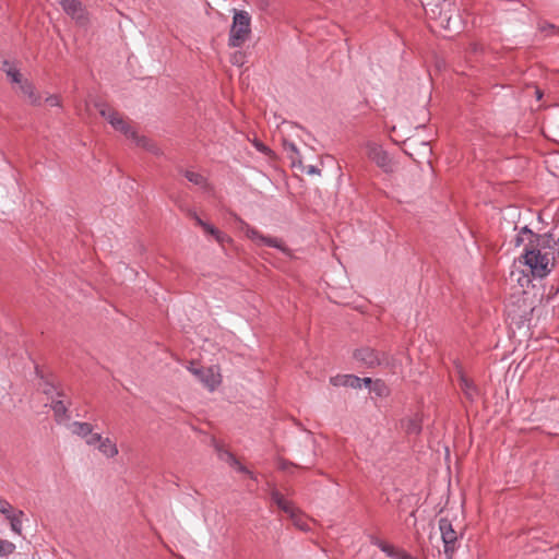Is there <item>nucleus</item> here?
I'll list each match as a JSON object with an SVG mask.
<instances>
[{
	"label": "nucleus",
	"mask_w": 559,
	"mask_h": 559,
	"mask_svg": "<svg viewBox=\"0 0 559 559\" xmlns=\"http://www.w3.org/2000/svg\"><path fill=\"white\" fill-rule=\"evenodd\" d=\"M251 33V16L247 11H235L233 24L229 32L228 45L241 47Z\"/></svg>",
	"instance_id": "nucleus-1"
},
{
	"label": "nucleus",
	"mask_w": 559,
	"mask_h": 559,
	"mask_svg": "<svg viewBox=\"0 0 559 559\" xmlns=\"http://www.w3.org/2000/svg\"><path fill=\"white\" fill-rule=\"evenodd\" d=\"M438 524L445 558L453 559L454 552L460 546L457 533L454 531L452 522L447 518H440Z\"/></svg>",
	"instance_id": "nucleus-2"
},
{
	"label": "nucleus",
	"mask_w": 559,
	"mask_h": 559,
	"mask_svg": "<svg viewBox=\"0 0 559 559\" xmlns=\"http://www.w3.org/2000/svg\"><path fill=\"white\" fill-rule=\"evenodd\" d=\"M353 357L367 368H376L389 362V355L386 353L368 346L355 349Z\"/></svg>",
	"instance_id": "nucleus-3"
},
{
	"label": "nucleus",
	"mask_w": 559,
	"mask_h": 559,
	"mask_svg": "<svg viewBox=\"0 0 559 559\" xmlns=\"http://www.w3.org/2000/svg\"><path fill=\"white\" fill-rule=\"evenodd\" d=\"M519 263L528 266L534 277L544 278L551 272V269L548 266L549 258L547 253L528 257L519 261Z\"/></svg>",
	"instance_id": "nucleus-4"
},
{
	"label": "nucleus",
	"mask_w": 559,
	"mask_h": 559,
	"mask_svg": "<svg viewBox=\"0 0 559 559\" xmlns=\"http://www.w3.org/2000/svg\"><path fill=\"white\" fill-rule=\"evenodd\" d=\"M188 370L211 391L215 390L222 382L221 374L216 372L215 367H195L194 362L191 361Z\"/></svg>",
	"instance_id": "nucleus-5"
},
{
	"label": "nucleus",
	"mask_w": 559,
	"mask_h": 559,
	"mask_svg": "<svg viewBox=\"0 0 559 559\" xmlns=\"http://www.w3.org/2000/svg\"><path fill=\"white\" fill-rule=\"evenodd\" d=\"M368 157L377 164L384 173H392V159L390 158L386 151L376 143H369L367 145Z\"/></svg>",
	"instance_id": "nucleus-6"
},
{
	"label": "nucleus",
	"mask_w": 559,
	"mask_h": 559,
	"mask_svg": "<svg viewBox=\"0 0 559 559\" xmlns=\"http://www.w3.org/2000/svg\"><path fill=\"white\" fill-rule=\"evenodd\" d=\"M522 234H526V242L524 246V252L519 257V261L542 253L538 245V240L540 239L537 234L527 226L522 227Z\"/></svg>",
	"instance_id": "nucleus-7"
},
{
	"label": "nucleus",
	"mask_w": 559,
	"mask_h": 559,
	"mask_svg": "<svg viewBox=\"0 0 559 559\" xmlns=\"http://www.w3.org/2000/svg\"><path fill=\"white\" fill-rule=\"evenodd\" d=\"M333 386H350L354 389L361 388V378L354 374H337L330 378Z\"/></svg>",
	"instance_id": "nucleus-8"
},
{
	"label": "nucleus",
	"mask_w": 559,
	"mask_h": 559,
	"mask_svg": "<svg viewBox=\"0 0 559 559\" xmlns=\"http://www.w3.org/2000/svg\"><path fill=\"white\" fill-rule=\"evenodd\" d=\"M63 11L72 19H83V7L81 0H57Z\"/></svg>",
	"instance_id": "nucleus-9"
},
{
	"label": "nucleus",
	"mask_w": 559,
	"mask_h": 559,
	"mask_svg": "<svg viewBox=\"0 0 559 559\" xmlns=\"http://www.w3.org/2000/svg\"><path fill=\"white\" fill-rule=\"evenodd\" d=\"M401 424L408 436H418L421 432L423 419L419 414H415L412 417L403 419Z\"/></svg>",
	"instance_id": "nucleus-10"
},
{
	"label": "nucleus",
	"mask_w": 559,
	"mask_h": 559,
	"mask_svg": "<svg viewBox=\"0 0 559 559\" xmlns=\"http://www.w3.org/2000/svg\"><path fill=\"white\" fill-rule=\"evenodd\" d=\"M247 236L252 240H258L264 246L271 247V248H281L282 240L278 238H272L267 236L261 235L255 228L247 226L246 229Z\"/></svg>",
	"instance_id": "nucleus-11"
},
{
	"label": "nucleus",
	"mask_w": 559,
	"mask_h": 559,
	"mask_svg": "<svg viewBox=\"0 0 559 559\" xmlns=\"http://www.w3.org/2000/svg\"><path fill=\"white\" fill-rule=\"evenodd\" d=\"M110 126L126 136H135V130L131 128L129 122L118 112L117 116H110Z\"/></svg>",
	"instance_id": "nucleus-12"
},
{
	"label": "nucleus",
	"mask_w": 559,
	"mask_h": 559,
	"mask_svg": "<svg viewBox=\"0 0 559 559\" xmlns=\"http://www.w3.org/2000/svg\"><path fill=\"white\" fill-rule=\"evenodd\" d=\"M271 498L273 502L286 514L289 515V518H294V512L297 510L290 501H287L284 496L278 490H273L271 492Z\"/></svg>",
	"instance_id": "nucleus-13"
},
{
	"label": "nucleus",
	"mask_w": 559,
	"mask_h": 559,
	"mask_svg": "<svg viewBox=\"0 0 559 559\" xmlns=\"http://www.w3.org/2000/svg\"><path fill=\"white\" fill-rule=\"evenodd\" d=\"M51 409L53 411L55 419L57 423H62L70 418L68 413V407L64 405L63 401H52Z\"/></svg>",
	"instance_id": "nucleus-14"
},
{
	"label": "nucleus",
	"mask_w": 559,
	"mask_h": 559,
	"mask_svg": "<svg viewBox=\"0 0 559 559\" xmlns=\"http://www.w3.org/2000/svg\"><path fill=\"white\" fill-rule=\"evenodd\" d=\"M22 93L27 96L32 105L40 104V96L36 94L35 86L29 81L25 80L20 84Z\"/></svg>",
	"instance_id": "nucleus-15"
},
{
	"label": "nucleus",
	"mask_w": 559,
	"mask_h": 559,
	"mask_svg": "<svg viewBox=\"0 0 559 559\" xmlns=\"http://www.w3.org/2000/svg\"><path fill=\"white\" fill-rule=\"evenodd\" d=\"M98 450L107 457H114L118 454V448L115 442H112L109 438H102V441L98 444Z\"/></svg>",
	"instance_id": "nucleus-16"
},
{
	"label": "nucleus",
	"mask_w": 559,
	"mask_h": 559,
	"mask_svg": "<svg viewBox=\"0 0 559 559\" xmlns=\"http://www.w3.org/2000/svg\"><path fill=\"white\" fill-rule=\"evenodd\" d=\"M460 384H461V389L464 391L465 395L469 400H473L478 394L476 385L471 380H468L466 377H464V376L461 377Z\"/></svg>",
	"instance_id": "nucleus-17"
},
{
	"label": "nucleus",
	"mask_w": 559,
	"mask_h": 559,
	"mask_svg": "<svg viewBox=\"0 0 559 559\" xmlns=\"http://www.w3.org/2000/svg\"><path fill=\"white\" fill-rule=\"evenodd\" d=\"M72 428L73 433L81 438L88 437L93 431V426L90 423L74 421Z\"/></svg>",
	"instance_id": "nucleus-18"
},
{
	"label": "nucleus",
	"mask_w": 559,
	"mask_h": 559,
	"mask_svg": "<svg viewBox=\"0 0 559 559\" xmlns=\"http://www.w3.org/2000/svg\"><path fill=\"white\" fill-rule=\"evenodd\" d=\"M23 516H24V512L19 510L17 512H14L9 518H7L10 521L11 530L16 534H21V532H22V518Z\"/></svg>",
	"instance_id": "nucleus-19"
},
{
	"label": "nucleus",
	"mask_w": 559,
	"mask_h": 559,
	"mask_svg": "<svg viewBox=\"0 0 559 559\" xmlns=\"http://www.w3.org/2000/svg\"><path fill=\"white\" fill-rule=\"evenodd\" d=\"M371 392H373L379 397H386L390 394V389L383 380L377 379L371 386Z\"/></svg>",
	"instance_id": "nucleus-20"
},
{
	"label": "nucleus",
	"mask_w": 559,
	"mask_h": 559,
	"mask_svg": "<svg viewBox=\"0 0 559 559\" xmlns=\"http://www.w3.org/2000/svg\"><path fill=\"white\" fill-rule=\"evenodd\" d=\"M40 385L43 393L47 396H52L53 393H56L58 396L64 395V393L61 390H58L53 382L49 380V378L43 380V383Z\"/></svg>",
	"instance_id": "nucleus-21"
},
{
	"label": "nucleus",
	"mask_w": 559,
	"mask_h": 559,
	"mask_svg": "<svg viewBox=\"0 0 559 559\" xmlns=\"http://www.w3.org/2000/svg\"><path fill=\"white\" fill-rule=\"evenodd\" d=\"M95 107L98 109L99 115L110 123V116H117L118 111L110 108L103 102L95 103Z\"/></svg>",
	"instance_id": "nucleus-22"
},
{
	"label": "nucleus",
	"mask_w": 559,
	"mask_h": 559,
	"mask_svg": "<svg viewBox=\"0 0 559 559\" xmlns=\"http://www.w3.org/2000/svg\"><path fill=\"white\" fill-rule=\"evenodd\" d=\"M373 545L378 546L383 552H385L389 557H396L399 558V552L402 550H397L394 548L393 545H390L383 540L377 539L373 542Z\"/></svg>",
	"instance_id": "nucleus-23"
},
{
	"label": "nucleus",
	"mask_w": 559,
	"mask_h": 559,
	"mask_svg": "<svg viewBox=\"0 0 559 559\" xmlns=\"http://www.w3.org/2000/svg\"><path fill=\"white\" fill-rule=\"evenodd\" d=\"M183 176L193 185L195 186H205L206 179L201 174L191 171V170H185Z\"/></svg>",
	"instance_id": "nucleus-24"
},
{
	"label": "nucleus",
	"mask_w": 559,
	"mask_h": 559,
	"mask_svg": "<svg viewBox=\"0 0 559 559\" xmlns=\"http://www.w3.org/2000/svg\"><path fill=\"white\" fill-rule=\"evenodd\" d=\"M15 550V545L12 542L0 538V557H8Z\"/></svg>",
	"instance_id": "nucleus-25"
},
{
	"label": "nucleus",
	"mask_w": 559,
	"mask_h": 559,
	"mask_svg": "<svg viewBox=\"0 0 559 559\" xmlns=\"http://www.w3.org/2000/svg\"><path fill=\"white\" fill-rule=\"evenodd\" d=\"M129 138L132 139L136 143L138 146L144 147L147 151H153V148H154V145L151 143V141L146 136L139 135L136 132H135V136H129Z\"/></svg>",
	"instance_id": "nucleus-26"
},
{
	"label": "nucleus",
	"mask_w": 559,
	"mask_h": 559,
	"mask_svg": "<svg viewBox=\"0 0 559 559\" xmlns=\"http://www.w3.org/2000/svg\"><path fill=\"white\" fill-rule=\"evenodd\" d=\"M537 236L539 237L540 240H538V245H539V250L542 251L543 249H550L552 246H551V242L554 241L552 239V235L551 234H537Z\"/></svg>",
	"instance_id": "nucleus-27"
},
{
	"label": "nucleus",
	"mask_w": 559,
	"mask_h": 559,
	"mask_svg": "<svg viewBox=\"0 0 559 559\" xmlns=\"http://www.w3.org/2000/svg\"><path fill=\"white\" fill-rule=\"evenodd\" d=\"M294 518H290L293 520V523L296 527H298L301 531H308L309 526L306 521H304L302 516L300 515L299 511L296 510L294 512Z\"/></svg>",
	"instance_id": "nucleus-28"
},
{
	"label": "nucleus",
	"mask_w": 559,
	"mask_h": 559,
	"mask_svg": "<svg viewBox=\"0 0 559 559\" xmlns=\"http://www.w3.org/2000/svg\"><path fill=\"white\" fill-rule=\"evenodd\" d=\"M15 511L11 503L7 501L3 498H0V513L5 515V518H9L11 514H13Z\"/></svg>",
	"instance_id": "nucleus-29"
},
{
	"label": "nucleus",
	"mask_w": 559,
	"mask_h": 559,
	"mask_svg": "<svg viewBox=\"0 0 559 559\" xmlns=\"http://www.w3.org/2000/svg\"><path fill=\"white\" fill-rule=\"evenodd\" d=\"M283 146H284V148H285L287 152H289V153H290V155H289V157H290V158H293V159H294V158H295V156H298V155H299V151H298V148H297V146H296V144H295V143L289 142L288 140H284V141H283Z\"/></svg>",
	"instance_id": "nucleus-30"
},
{
	"label": "nucleus",
	"mask_w": 559,
	"mask_h": 559,
	"mask_svg": "<svg viewBox=\"0 0 559 559\" xmlns=\"http://www.w3.org/2000/svg\"><path fill=\"white\" fill-rule=\"evenodd\" d=\"M8 76L11 78L12 82L14 83H22V75L19 70L16 69H10L7 71Z\"/></svg>",
	"instance_id": "nucleus-31"
},
{
	"label": "nucleus",
	"mask_w": 559,
	"mask_h": 559,
	"mask_svg": "<svg viewBox=\"0 0 559 559\" xmlns=\"http://www.w3.org/2000/svg\"><path fill=\"white\" fill-rule=\"evenodd\" d=\"M102 435L100 433H93V431L91 432V435L88 437H86V443L88 445H96V444H99V442L102 441Z\"/></svg>",
	"instance_id": "nucleus-32"
},
{
	"label": "nucleus",
	"mask_w": 559,
	"mask_h": 559,
	"mask_svg": "<svg viewBox=\"0 0 559 559\" xmlns=\"http://www.w3.org/2000/svg\"><path fill=\"white\" fill-rule=\"evenodd\" d=\"M225 456H226V462L233 466V467H237L239 465V461L238 459L235 456V454H233L231 452L229 451H224L223 453Z\"/></svg>",
	"instance_id": "nucleus-33"
},
{
	"label": "nucleus",
	"mask_w": 559,
	"mask_h": 559,
	"mask_svg": "<svg viewBox=\"0 0 559 559\" xmlns=\"http://www.w3.org/2000/svg\"><path fill=\"white\" fill-rule=\"evenodd\" d=\"M525 241H526V234H522V228H521L513 239L514 247L518 248V247L522 246L523 243L525 245Z\"/></svg>",
	"instance_id": "nucleus-34"
},
{
	"label": "nucleus",
	"mask_w": 559,
	"mask_h": 559,
	"mask_svg": "<svg viewBox=\"0 0 559 559\" xmlns=\"http://www.w3.org/2000/svg\"><path fill=\"white\" fill-rule=\"evenodd\" d=\"M203 230H204L206 234H209V235H211V236H213V237H216V236H218L217 234H218V230H219V229H218V228H216L214 225H212V224H210V223H206V225L203 227Z\"/></svg>",
	"instance_id": "nucleus-35"
},
{
	"label": "nucleus",
	"mask_w": 559,
	"mask_h": 559,
	"mask_svg": "<svg viewBox=\"0 0 559 559\" xmlns=\"http://www.w3.org/2000/svg\"><path fill=\"white\" fill-rule=\"evenodd\" d=\"M189 215L195 221L198 226L203 228L206 225V222L201 219L195 212L189 211Z\"/></svg>",
	"instance_id": "nucleus-36"
},
{
	"label": "nucleus",
	"mask_w": 559,
	"mask_h": 559,
	"mask_svg": "<svg viewBox=\"0 0 559 559\" xmlns=\"http://www.w3.org/2000/svg\"><path fill=\"white\" fill-rule=\"evenodd\" d=\"M218 236L214 237L215 240L218 242V243H224L225 241H230L231 239L229 238V236H227L225 233L218 230Z\"/></svg>",
	"instance_id": "nucleus-37"
},
{
	"label": "nucleus",
	"mask_w": 559,
	"mask_h": 559,
	"mask_svg": "<svg viewBox=\"0 0 559 559\" xmlns=\"http://www.w3.org/2000/svg\"><path fill=\"white\" fill-rule=\"evenodd\" d=\"M46 102L50 106H60V99L57 95H50L49 97L46 98Z\"/></svg>",
	"instance_id": "nucleus-38"
},
{
	"label": "nucleus",
	"mask_w": 559,
	"mask_h": 559,
	"mask_svg": "<svg viewBox=\"0 0 559 559\" xmlns=\"http://www.w3.org/2000/svg\"><path fill=\"white\" fill-rule=\"evenodd\" d=\"M297 465H295L294 463L289 462V461H286V460H282L281 461V469L283 471H288L289 467H296Z\"/></svg>",
	"instance_id": "nucleus-39"
},
{
	"label": "nucleus",
	"mask_w": 559,
	"mask_h": 559,
	"mask_svg": "<svg viewBox=\"0 0 559 559\" xmlns=\"http://www.w3.org/2000/svg\"><path fill=\"white\" fill-rule=\"evenodd\" d=\"M255 4L260 10L264 11L269 8V0H255Z\"/></svg>",
	"instance_id": "nucleus-40"
},
{
	"label": "nucleus",
	"mask_w": 559,
	"mask_h": 559,
	"mask_svg": "<svg viewBox=\"0 0 559 559\" xmlns=\"http://www.w3.org/2000/svg\"><path fill=\"white\" fill-rule=\"evenodd\" d=\"M237 469L240 472V473H245V474H248L251 478H254L253 476V473L251 471H249L245 465L240 464L237 466Z\"/></svg>",
	"instance_id": "nucleus-41"
},
{
	"label": "nucleus",
	"mask_w": 559,
	"mask_h": 559,
	"mask_svg": "<svg viewBox=\"0 0 559 559\" xmlns=\"http://www.w3.org/2000/svg\"><path fill=\"white\" fill-rule=\"evenodd\" d=\"M365 384V386L369 388V390L371 391V386L373 385L374 383V380H372L371 378H364L361 379V384Z\"/></svg>",
	"instance_id": "nucleus-42"
},
{
	"label": "nucleus",
	"mask_w": 559,
	"mask_h": 559,
	"mask_svg": "<svg viewBox=\"0 0 559 559\" xmlns=\"http://www.w3.org/2000/svg\"><path fill=\"white\" fill-rule=\"evenodd\" d=\"M397 559H417V558H415L412 555H409L408 552L402 550L401 552H399Z\"/></svg>",
	"instance_id": "nucleus-43"
},
{
	"label": "nucleus",
	"mask_w": 559,
	"mask_h": 559,
	"mask_svg": "<svg viewBox=\"0 0 559 559\" xmlns=\"http://www.w3.org/2000/svg\"><path fill=\"white\" fill-rule=\"evenodd\" d=\"M307 174H309V175L318 174L319 175L320 174V169L318 167H316V166L310 165L307 168Z\"/></svg>",
	"instance_id": "nucleus-44"
},
{
	"label": "nucleus",
	"mask_w": 559,
	"mask_h": 559,
	"mask_svg": "<svg viewBox=\"0 0 559 559\" xmlns=\"http://www.w3.org/2000/svg\"><path fill=\"white\" fill-rule=\"evenodd\" d=\"M257 148L260 151V152H263V153H266V152H271V150L264 145L263 143H257L255 144Z\"/></svg>",
	"instance_id": "nucleus-45"
},
{
	"label": "nucleus",
	"mask_w": 559,
	"mask_h": 559,
	"mask_svg": "<svg viewBox=\"0 0 559 559\" xmlns=\"http://www.w3.org/2000/svg\"><path fill=\"white\" fill-rule=\"evenodd\" d=\"M35 373L38 378H40L41 380H45L47 377L43 373L41 369L39 368V366H36L35 367Z\"/></svg>",
	"instance_id": "nucleus-46"
},
{
	"label": "nucleus",
	"mask_w": 559,
	"mask_h": 559,
	"mask_svg": "<svg viewBox=\"0 0 559 559\" xmlns=\"http://www.w3.org/2000/svg\"><path fill=\"white\" fill-rule=\"evenodd\" d=\"M543 95H544V94H543V91H542L540 88L536 87V88H535V96H536V99H538V100H539V99H542Z\"/></svg>",
	"instance_id": "nucleus-47"
},
{
	"label": "nucleus",
	"mask_w": 559,
	"mask_h": 559,
	"mask_svg": "<svg viewBox=\"0 0 559 559\" xmlns=\"http://www.w3.org/2000/svg\"><path fill=\"white\" fill-rule=\"evenodd\" d=\"M479 49H480L479 45H477V44H472L471 45V50L473 52H477Z\"/></svg>",
	"instance_id": "nucleus-48"
},
{
	"label": "nucleus",
	"mask_w": 559,
	"mask_h": 559,
	"mask_svg": "<svg viewBox=\"0 0 559 559\" xmlns=\"http://www.w3.org/2000/svg\"><path fill=\"white\" fill-rule=\"evenodd\" d=\"M237 56H238V53H235V55H234V58L236 59V60H235V63H238V61H239V58H237ZM239 56L241 57V53H239Z\"/></svg>",
	"instance_id": "nucleus-49"
},
{
	"label": "nucleus",
	"mask_w": 559,
	"mask_h": 559,
	"mask_svg": "<svg viewBox=\"0 0 559 559\" xmlns=\"http://www.w3.org/2000/svg\"><path fill=\"white\" fill-rule=\"evenodd\" d=\"M237 56H238V53H235V55H234V58L236 59V60H235V63H238V61H239V58H237ZM239 56L241 57V53H239Z\"/></svg>",
	"instance_id": "nucleus-50"
},
{
	"label": "nucleus",
	"mask_w": 559,
	"mask_h": 559,
	"mask_svg": "<svg viewBox=\"0 0 559 559\" xmlns=\"http://www.w3.org/2000/svg\"><path fill=\"white\" fill-rule=\"evenodd\" d=\"M237 56H238V53H235V55H234V58L236 59V60H235V63H238V61H239V58H237ZM239 56L241 57V53H239Z\"/></svg>",
	"instance_id": "nucleus-51"
}]
</instances>
